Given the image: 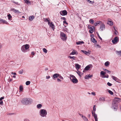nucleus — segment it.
<instances>
[{"label":"nucleus","mask_w":121,"mask_h":121,"mask_svg":"<svg viewBox=\"0 0 121 121\" xmlns=\"http://www.w3.org/2000/svg\"><path fill=\"white\" fill-rule=\"evenodd\" d=\"M47 113V110L45 109H40L39 111V115L41 117H46Z\"/></svg>","instance_id":"nucleus-1"},{"label":"nucleus","mask_w":121,"mask_h":121,"mask_svg":"<svg viewBox=\"0 0 121 121\" xmlns=\"http://www.w3.org/2000/svg\"><path fill=\"white\" fill-rule=\"evenodd\" d=\"M21 102L23 104L26 105L31 104L32 102V100L31 99L29 98H25L23 99L22 100Z\"/></svg>","instance_id":"nucleus-2"},{"label":"nucleus","mask_w":121,"mask_h":121,"mask_svg":"<svg viewBox=\"0 0 121 121\" xmlns=\"http://www.w3.org/2000/svg\"><path fill=\"white\" fill-rule=\"evenodd\" d=\"M30 46L28 44L23 45L21 47V50L24 53L27 52L29 50Z\"/></svg>","instance_id":"nucleus-3"},{"label":"nucleus","mask_w":121,"mask_h":121,"mask_svg":"<svg viewBox=\"0 0 121 121\" xmlns=\"http://www.w3.org/2000/svg\"><path fill=\"white\" fill-rule=\"evenodd\" d=\"M70 79L71 81L74 83H78V81L76 77L73 75H70Z\"/></svg>","instance_id":"nucleus-4"},{"label":"nucleus","mask_w":121,"mask_h":121,"mask_svg":"<svg viewBox=\"0 0 121 121\" xmlns=\"http://www.w3.org/2000/svg\"><path fill=\"white\" fill-rule=\"evenodd\" d=\"M60 37L61 39L64 41H65L67 38L66 35L63 32H61Z\"/></svg>","instance_id":"nucleus-5"},{"label":"nucleus","mask_w":121,"mask_h":121,"mask_svg":"<svg viewBox=\"0 0 121 121\" xmlns=\"http://www.w3.org/2000/svg\"><path fill=\"white\" fill-rule=\"evenodd\" d=\"M121 101V99L118 98H115L113 100V102L117 104Z\"/></svg>","instance_id":"nucleus-6"},{"label":"nucleus","mask_w":121,"mask_h":121,"mask_svg":"<svg viewBox=\"0 0 121 121\" xmlns=\"http://www.w3.org/2000/svg\"><path fill=\"white\" fill-rule=\"evenodd\" d=\"M118 41V38L117 37H116L112 40V42L113 44H116Z\"/></svg>","instance_id":"nucleus-7"},{"label":"nucleus","mask_w":121,"mask_h":121,"mask_svg":"<svg viewBox=\"0 0 121 121\" xmlns=\"http://www.w3.org/2000/svg\"><path fill=\"white\" fill-rule=\"evenodd\" d=\"M105 25L104 24H102L100 26L99 30L101 31H103L105 29Z\"/></svg>","instance_id":"nucleus-8"},{"label":"nucleus","mask_w":121,"mask_h":121,"mask_svg":"<svg viewBox=\"0 0 121 121\" xmlns=\"http://www.w3.org/2000/svg\"><path fill=\"white\" fill-rule=\"evenodd\" d=\"M67 12L66 10L61 11L60 12V15L62 16L65 15L67 14Z\"/></svg>","instance_id":"nucleus-9"},{"label":"nucleus","mask_w":121,"mask_h":121,"mask_svg":"<svg viewBox=\"0 0 121 121\" xmlns=\"http://www.w3.org/2000/svg\"><path fill=\"white\" fill-rule=\"evenodd\" d=\"M92 65L91 64H90L86 66L85 68L84 69L86 70H90V69L92 68Z\"/></svg>","instance_id":"nucleus-10"},{"label":"nucleus","mask_w":121,"mask_h":121,"mask_svg":"<svg viewBox=\"0 0 121 121\" xmlns=\"http://www.w3.org/2000/svg\"><path fill=\"white\" fill-rule=\"evenodd\" d=\"M88 27L89 29H90V30H89L90 32L92 34L93 33V31L95 30V28L94 27L93 28H92L90 26H88Z\"/></svg>","instance_id":"nucleus-11"},{"label":"nucleus","mask_w":121,"mask_h":121,"mask_svg":"<svg viewBox=\"0 0 121 121\" xmlns=\"http://www.w3.org/2000/svg\"><path fill=\"white\" fill-rule=\"evenodd\" d=\"M107 24L110 26H112L113 25V23L110 19H108V20Z\"/></svg>","instance_id":"nucleus-12"},{"label":"nucleus","mask_w":121,"mask_h":121,"mask_svg":"<svg viewBox=\"0 0 121 121\" xmlns=\"http://www.w3.org/2000/svg\"><path fill=\"white\" fill-rule=\"evenodd\" d=\"M112 107L114 109H117V104L113 102L112 104Z\"/></svg>","instance_id":"nucleus-13"},{"label":"nucleus","mask_w":121,"mask_h":121,"mask_svg":"<svg viewBox=\"0 0 121 121\" xmlns=\"http://www.w3.org/2000/svg\"><path fill=\"white\" fill-rule=\"evenodd\" d=\"M11 11H13L14 13H20V12L17 9H11Z\"/></svg>","instance_id":"nucleus-14"},{"label":"nucleus","mask_w":121,"mask_h":121,"mask_svg":"<svg viewBox=\"0 0 121 121\" xmlns=\"http://www.w3.org/2000/svg\"><path fill=\"white\" fill-rule=\"evenodd\" d=\"M0 23H3V24H7L8 23L6 21L1 18H0Z\"/></svg>","instance_id":"nucleus-15"},{"label":"nucleus","mask_w":121,"mask_h":121,"mask_svg":"<svg viewBox=\"0 0 121 121\" xmlns=\"http://www.w3.org/2000/svg\"><path fill=\"white\" fill-rule=\"evenodd\" d=\"M75 67L76 69L78 71V70L80 68L81 66L78 64H75Z\"/></svg>","instance_id":"nucleus-16"},{"label":"nucleus","mask_w":121,"mask_h":121,"mask_svg":"<svg viewBox=\"0 0 121 121\" xmlns=\"http://www.w3.org/2000/svg\"><path fill=\"white\" fill-rule=\"evenodd\" d=\"M105 73H106L104 72L101 71L100 73V75L103 78Z\"/></svg>","instance_id":"nucleus-17"},{"label":"nucleus","mask_w":121,"mask_h":121,"mask_svg":"<svg viewBox=\"0 0 121 121\" xmlns=\"http://www.w3.org/2000/svg\"><path fill=\"white\" fill-rule=\"evenodd\" d=\"M93 76L92 75H87L85 76L84 77V78L86 79H88L89 78H91Z\"/></svg>","instance_id":"nucleus-18"},{"label":"nucleus","mask_w":121,"mask_h":121,"mask_svg":"<svg viewBox=\"0 0 121 121\" xmlns=\"http://www.w3.org/2000/svg\"><path fill=\"white\" fill-rule=\"evenodd\" d=\"M81 52L88 56L90 54V53L89 52V51L88 52L83 50H81Z\"/></svg>","instance_id":"nucleus-19"},{"label":"nucleus","mask_w":121,"mask_h":121,"mask_svg":"<svg viewBox=\"0 0 121 121\" xmlns=\"http://www.w3.org/2000/svg\"><path fill=\"white\" fill-rule=\"evenodd\" d=\"M82 117L85 121H88V119L85 116H83L82 115H80Z\"/></svg>","instance_id":"nucleus-20"},{"label":"nucleus","mask_w":121,"mask_h":121,"mask_svg":"<svg viewBox=\"0 0 121 121\" xmlns=\"http://www.w3.org/2000/svg\"><path fill=\"white\" fill-rule=\"evenodd\" d=\"M105 98L104 97H102L100 98L99 99V100L100 101H105Z\"/></svg>","instance_id":"nucleus-21"},{"label":"nucleus","mask_w":121,"mask_h":121,"mask_svg":"<svg viewBox=\"0 0 121 121\" xmlns=\"http://www.w3.org/2000/svg\"><path fill=\"white\" fill-rule=\"evenodd\" d=\"M59 76V74L58 73H55L53 75V77L54 78H57Z\"/></svg>","instance_id":"nucleus-22"},{"label":"nucleus","mask_w":121,"mask_h":121,"mask_svg":"<svg viewBox=\"0 0 121 121\" xmlns=\"http://www.w3.org/2000/svg\"><path fill=\"white\" fill-rule=\"evenodd\" d=\"M42 105L41 104H38L37 105V107L38 109H40L42 108Z\"/></svg>","instance_id":"nucleus-23"},{"label":"nucleus","mask_w":121,"mask_h":121,"mask_svg":"<svg viewBox=\"0 0 121 121\" xmlns=\"http://www.w3.org/2000/svg\"><path fill=\"white\" fill-rule=\"evenodd\" d=\"M50 26L52 29L53 30L54 29V25L52 23V22L50 23Z\"/></svg>","instance_id":"nucleus-24"},{"label":"nucleus","mask_w":121,"mask_h":121,"mask_svg":"<svg viewBox=\"0 0 121 121\" xmlns=\"http://www.w3.org/2000/svg\"><path fill=\"white\" fill-rule=\"evenodd\" d=\"M76 44L77 45H81L82 44L84 43V42L83 41H78L76 43Z\"/></svg>","instance_id":"nucleus-25"},{"label":"nucleus","mask_w":121,"mask_h":121,"mask_svg":"<svg viewBox=\"0 0 121 121\" xmlns=\"http://www.w3.org/2000/svg\"><path fill=\"white\" fill-rule=\"evenodd\" d=\"M23 89V87L22 86H19V90L20 92H22Z\"/></svg>","instance_id":"nucleus-26"},{"label":"nucleus","mask_w":121,"mask_h":121,"mask_svg":"<svg viewBox=\"0 0 121 121\" xmlns=\"http://www.w3.org/2000/svg\"><path fill=\"white\" fill-rule=\"evenodd\" d=\"M34 16H30L29 17V19L30 21H32L34 18Z\"/></svg>","instance_id":"nucleus-27"},{"label":"nucleus","mask_w":121,"mask_h":121,"mask_svg":"<svg viewBox=\"0 0 121 121\" xmlns=\"http://www.w3.org/2000/svg\"><path fill=\"white\" fill-rule=\"evenodd\" d=\"M112 78L113 80L116 81H117L118 80V78L117 77L113 76H112Z\"/></svg>","instance_id":"nucleus-28"},{"label":"nucleus","mask_w":121,"mask_h":121,"mask_svg":"<svg viewBox=\"0 0 121 121\" xmlns=\"http://www.w3.org/2000/svg\"><path fill=\"white\" fill-rule=\"evenodd\" d=\"M76 53H77V51L75 50H73V51L71 52L70 54V55H74L76 54Z\"/></svg>","instance_id":"nucleus-29"},{"label":"nucleus","mask_w":121,"mask_h":121,"mask_svg":"<svg viewBox=\"0 0 121 121\" xmlns=\"http://www.w3.org/2000/svg\"><path fill=\"white\" fill-rule=\"evenodd\" d=\"M7 16L9 20H11V19L12 18V17L11 15L10 14H9L7 15Z\"/></svg>","instance_id":"nucleus-30"},{"label":"nucleus","mask_w":121,"mask_h":121,"mask_svg":"<svg viewBox=\"0 0 121 121\" xmlns=\"http://www.w3.org/2000/svg\"><path fill=\"white\" fill-rule=\"evenodd\" d=\"M91 41L94 43H95L97 42L96 40L94 38H92L91 39Z\"/></svg>","instance_id":"nucleus-31"},{"label":"nucleus","mask_w":121,"mask_h":121,"mask_svg":"<svg viewBox=\"0 0 121 121\" xmlns=\"http://www.w3.org/2000/svg\"><path fill=\"white\" fill-rule=\"evenodd\" d=\"M101 22L100 21H98L96 23H95L94 24V26H96L98 25Z\"/></svg>","instance_id":"nucleus-32"},{"label":"nucleus","mask_w":121,"mask_h":121,"mask_svg":"<svg viewBox=\"0 0 121 121\" xmlns=\"http://www.w3.org/2000/svg\"><path fill=\"white\" fill-rule=\"evenodd\" d=\"M109 64V61H107L106 62L104 63V65L106 66H108Z\"/></svg>","instance_id":"nucleus-33"},{"label":"nucleus","mask_w":121,"mask_h":121,"mask_svg":"<svg viewBox=\"0 0 121 121\" xmlns=\"http://www.w3.org/2000/svg\"><path fill=\"white\" fill-rule=\"evenodd\" d=\"M116 52L118 55L121 56V50L119 51H116Z\"/></svg>","instance_id":"nucleus-34"},{"label":"nucleus","mask_w":121,"mask_h":121,"mask_svg":"<svg viewBox=\"0 0 121 121\" xmlns=\"http://www.w3.org/2000/svg\"><path fill=\"white\" fill-rule=\"evenodd\" d=\"M89 22L90 23L93 24L94 23V21L92 19H90L89 21Z\"/></svg>","instance_id":"nucleus-35"},{"label":"nucleus","mask_w":121,"mask_h":121,"mask_svg":"<svg viewBox=\"0 0 121 121\" xmlns=\"http://www.w3.org/2000/svg\"><path fill=\"white\" fill-rule=\"evenodd\" d=\"M76 72L78 74L80 77H81V75H82V74L79 71H78V72L76 71Z\"/></svg>","instance_id":"nucleus-36"},{"label":"nucleus","mask_w":121,"mask_h":121,"mask_svg":"<svg viewBox=\"0 0 121 121\" xmlns=\"http://www.w3.org/2000/svg\"><path fill=\"white\" fill-rule=\"evenodd\" d=\"M43 51L45 53H47V50L45 48H43Z\"/></svg>","instance_id":"nucleus-37"},{"label":"nucleus","mask_w":121,"mask_h":121,"mask_svg":"<svg viewBox=\"0 0 121 121\" xmlns=\"http://www.w3.org/2000/svg\"><path fill=\"white\" fill-rule=\"evenodd\" d=\"M30 81H28L26 82V84L27 85H29L30 84Z\"/></svg>","instance_id":"nucleus-38"},{"label":"nucleus","mask_w":121,"mask_h":121,"mask_svg":"<svg viewBox=\"0 0 121 121\" xmlns=\"http://www.w3.org/2000/svg\"><path fill=\"white\" fill-rule=\"evenodd\" d=\"M92 114L93 116L94 117H95V116H97V115L96 114H95V112H93V111H92Z\"/></svg>","instance_id":"nucleus-39"},{"label":"nucleus","mask_w":121,"mask_h":121,"mask_svg":"<svg viewBox=\"0 0 121 121\" xmlns=\"http://www.w3.org/2000/svg\"><path fill=\"white\" fill-rule=\"evenodd\" d=\"M86 0L89 3H90L91 4H93L94 3V1H91L90 0Z\"/></svg>","instance_id":"nucleus-40"},{"label":"nucleus","mask_w":121,"mask_h":121,"mask_svg":"<svg viewBox=\"0 0 121 121\" xmlns=\"http://www.w3.org/2000/svg\"><path fill=\"white\" fill-rule=\"evenodd\" d=\"M108 92L111 95H112L113 94V92L112 91L109 90H108Z\"/></svg>","instance_id":"nucleus-41"},{"label":"nucleus","mask_w":121,"mask_h":121,"mask_svg":"<svg viewBox=\"0 0 121 121\" xmlns=\"http://www.w3.org/2000/svg\"><path fill=\"white\" fill-rule=\"evenodd\" d=\"M69 57L70 59H72L73 60H74L75 59V57L74 56L72 57L70 56H69Z\"/></svg>","instance_id":"nucleus-42"},{"label":"nucleus","mask_w":121,"mask_h":121,"mask_svg":"<svg viewBox=\"0 0 121 121\" xmlns=\"http://www.w3.org/2000/svg\"><path fill=\"white\" fill-rule=\"evenodd\" d=\"M23 70L22 69L21 70L19 71V73L22 74L23 73Z\"/></svg>","instance_id":"nucleus-43"},{"label":"nucleus","mask_w":121,"mask_h":121,"mask_svg":"<svg viewBox=\"0 0 121 121\" xmlns=\"http://www.w3.org/2000/svg\"><path fill=\"white\" fill-rule=\"evenodd\" d=\"M25 2L27 4H30V2L29 1L27 0Z\"/></svg>","instance_id":"nucleus-44"},{"label":"nucleus","mask_w":121,"mask_h":121,"mask_svg":"<svg viewBox=\"0 0 121 121\" xmlns=\"http://www.w3.org/2000/svg\"><path fill=\"white\" fill-rule=\"evenodd\" d=\"M95 105H94V107H93V110L94 112H95L96 111V108L95 107Z\"/></svg>","instance_id":"nucleus-45"},{"label":"nucleus","mask_w":121,"mask_h":121,"mask_svg":"<svg viewBox=\"0 0 121 121\" xmlns=\"http://www.w3.org/2000/svg\"><path fill=\"white\" fill-rule=\"evenodd\" d=\"M58 77L60 79H62L63 80L64 79L63 78L62 76H60V74H59V76H58Z\"/></svg>","instance_id":"nucleus-46"},{"label":"nucleus","mask_w":121,"mask_h":121,"mask_svg":"<svg viewBox=\"0 0 121 121\" xmlns=\"http://www.w3.org/2000/svg\"><path fill=\"white\" fill-rule=\"evenodd\" d=\"M108 75H105L104 76V77H103V78H108Z\"/></svg>","instance_id":"nucleus-47"},{"label":"nucleus","mask_w":121,"mask_h":121,"mask_svg":"<svg viewBox=\"0 0 121 121\" xmlns=\"http://www.w3.org/2000/svg\"><path fill=\"white\" fill-rule=\"evenodd\" d=\"M107 85L110 86H111L112 85V84L111 83H110L109 82H108L107 83Z\"/></svg>","instance_id":"nucleus-48"},{"label":"nucleus","mask_w":121,"mask_h":121,"mask_svg":"<svg viewBox=\"0 0 121 121\" xmlns=\"http://www.w3.org/2000/svg\"><path fill=\"white\" fill-rule=\"evenodd\" d=\"M94 117V118H95V121H98L97 117L96 116H95V117Z\"/></svg>","instance_id":"nucleus-49"},{"label":"nucleus","mask_w":121,"mask_h":121,"mask_svg":"<svg viewBox=\"0 0 121 121\" xmlns=\"http://www.w3.org/2000/svg\"><path fill=\"white\" fill-rule=\"evenodd\" d=\"M57 82H60L61 81V80H60V79L58 78H57Z\"/></svg>","instance_id":"nucleus-50"},{"label":"nucleus","mask_w":121,"mask_h":121,"mask_svg":"<svg viewBox=\"0 0 121 121\" xmlns=\"http://www.w3.org/2000/svg\"><path fill=\"white\" fill-rule=\"evenodd\" d=\"M24 121H30L27 118H25L24 119Z\"/></svg>","instance_id":"nucleus-51"},{"label":"nucleus","mask_w":121,"mask_h":121,"mask_svg":"<svg viewBox=\"0 0 121 121\" xmlns=\"http://www.w3.org/2000/svg\"><path fill=\"white\" fill-rule=\"evenodd\" d=\"M63 24H66L67 25H68V23L66 22V21H64L63 22Z\"/></svg>","instance_id":"nucleus-52"},{"label":"nucleus","mask_w":121,"mask_h":121,"mask_svg":"<svg viewBox=\"0 0 121 121\" xmlns=\"http://www.w3.org/2000/svg\"><path fill=\"white\" fill-rule=\"evenodd\" d=\"M61 19H63L64 21H66V18L65 17H62L61 18Z\"/></svg>","instance_id":"nucleus-53"},{"label":"nucleus","mask_w":121,"mask_h":121,"mask_svg":"<svg viewBox=\"0 0 121 121\" xmlns=\"http://www.w3.org/2000/svg\"><path fill=\"white\" fill-rule=\"evenodd\" d=\"M96 45L99 48H101V46L98 44H96Z\"/></svg>","instance_id":"nucleus-54"},{"label":"nucleus","mask_w":121,"mask_h":121,"mask_svg":"<svg viewBox=\"0 0 121 121\" xmlns=\"http://www.w3.org/2000/svg\"><path fill=\"white\" fill-rule=\"evenodd\" d=\"M4 98V97H2L0 98V101H2V99H3Z\"/></svg>","instance_id":"nucleus-55"},{"label":"nucleus","mask_w":121,"mask_h":121,"mask_svg":"<svg viewBox=\"0 0 121 121\" xmlns=\"http://www.w3.org/2000/svg\"><path fill=\"white\" fill-rule=\"evenodd\" d=\"M91 94L94 95H95V92H92L91 93Z\"/></svg>","instance_id":"nucleus-56"},{"label":"nucleus","mask_w":121,"mask_h":121,"mask_svg":"<svg viewBox=\"0 0 121 121\" xmlns=\"http://www.w3.org/2000/svg\"><path fill=\"white\" fill-rule=\"evenodd\" d=\"M44 21L45 22H48L49 21V20L47 18H45V19Z\"/></svg>","instance_id":"nucleus-57"},{"label":"nucleus","mask_w":121,"mask_h":121,"mask_svg":"<svg viewBox=\"0 0 121 121\" xmlns=\"http://www.w3.org/2000/svg\"><path fill=\"white\" fill-rule=\"evenodd\" d=\"M3 104V102L2 101H1L0 102V104L1 105H2Z\"/></svg>","instance_id":"nucleus-58"},{"label":"nucleus","mask_w":121,"mask_h":121,"mask_svg":"<svg viewBox=\"0 0 121 121\" xmlns=\"http://www.w3.org/2000/svg\"><path fill=\"white\" fill-rule=\"evenodd\" d=\"M50 78V77L49 76H47L46 77V79H49Z\"/></svg>","instance_id":"nucleus-59"},{"label":"nucleus","mask_w":121,"mask_h":121,"mask_svg":"<svg viewBox=\"0 0 121 121\" xmlns=\"http://www.w3.org/2000/svg\"><path fill=\"white\" fill-rule=\"evenodd\" d=\"M107 73H111L110 71H109L108 70H107Z\"/></svg>","instance_id":"nucleus-60"},{"label":"nucleus","mask_w":121,"mask_h":121,"mask_svg":"<svg viewBox=\"0 0 121 121\" xmlns=\"http://www.w3.org/2000/svg\"><path fill=\"white\" fill-rule=\"evenodd\" d=\"M31 54L32 55H35V53L34 52H31Z\"/></svg>","instance_id":"nucleus-61"},{"label":"nucleus","mask_w":121,"mask_h":121,"mask_svg":"<svg viewBox=\"0 0 121 121\" xmlns=\"http://www.w3.org/2000/svg\"><path fill=\"white\" fill-rule=\"evenodd\" d=\"M14 3L17 5H19L18 3L17 2H14Z\"/></svg>","instance_id":"nucleus-62"},{"label":"nucleus","mask_w":121,"mask_h":121,"mask_svg":"<svg viewBox=\"0 0 121 121\" xmlns=\"http://www.w3.org/2000/svg\"><path fill=\"white\" fill-rule=\"evenodd\" d=\"M98 36H99V39H100L101 40H102V38L99 36V35H98Z\"/></svg>","instance_id":"nucleus-63"},{"label":"nucleus","mask_w":121,"mask_h":121,"mask_svg":"<svg viewBox=\"0 0 121 121\" xmlns=\"http://www.w3.org/2000/svg\"><path fill=\"white\" fill-rule=\"evenodd\" d=\"M48 24L49 25H50V22H49V21H48Z\"/></svg>","instance_id":"nucleus-64"}]
</instances>
